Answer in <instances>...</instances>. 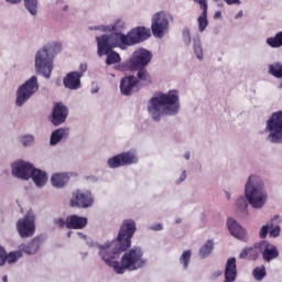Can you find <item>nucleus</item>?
<instances>
[{
	"label": "nucleus",
	"mask_w": 282,
	"mask_h": 282,
	"mask_svg": "<svg viewBox=\"0 0 282 282\" xmlns=\"http://www.w3.org/2000/svg\"><path fill=\"white\" fill-rule=\"evenodd\" d=\"M135 230V221L133 219H127L121 225L115 241L99 246V256L102 261H105L106 265L111 268L116 274H124L127 270L133 272L147 265V259H144L142 248L134 247L129 250ZM120 252L126 253L122 254L120 261H117L116 259L120 257Z\"/></svg>",
	"instance_id": "nucleus-1"
},
{
	"label": "nucleus",
	"mask_w": 282,
	"mask_h": 282,
	"mask_svg": "<svg viewBox=\"0 0 282 282\" xmlns=\"http://www.w3.org/2000/svg\"><path fill=\"white\" fill-rule=\"evenodd\" d=\"M148 111L155 122H160L162 116H175L180 111V91L172 89L169 93H158L148 105Z\"/></svg>",
	"instance_id": "nucleus-2"
},
{
	"label": "nucleus",
	"mask_w": 282,
	"mask_h": 282,
	"mask_svg": "<svg viewBox=\"0 0 282 282\" xmlns=\"http://www.w3.org/2000/svg\"><path fill=\"white\" fill-rule=\"evenodd\" d=\"M112 30L110 41L112 45H119L120 50H127L151 39V29L147 26H135L127 35L118 31V24H115Z\"/></svg>",
	"instance_id": "nucleus-3"
},
{
	"label": "nucleus",
	"mask_w": 282,
	"mask_h": 282,
	"mask_svg": "<svg viewBox=\"0 0 282 282\" xmlns=\"http://www.w3.org/2000/svg\"><path fill=\"white\" fill-rule=\"evenodd\" d=\"M245 195L252 208H263L268 202V192L263 187V181L257 175H251L245 186Z\"/></svg>",
	"instance_id": "nucleus-4"
},
{
	"label": "nucleus",
	"mask_w": 282,
	"mask_h": 282,
	"mask_svg": "<svg viewBox=\"0 0 282 282\" xmlns=\"http://www.w3.org/2000/svg\"><path fill=\"white\" fill-rule=\"evenodd\" d=\"M54 46L47 44L42 50L37 51L35 55V69L37 74H43L45 78L52 76L54 57L50 56V52H53Z\"/></svg>",
	"instance_id": "nucleus-5"
},
{
	"label": "nucleus",
	"mask_w": 282,
	"mask_h": 282,
	"mask_svg": "<svg viewBox=\"0 0 282 282\" xmlns=\"http://www.w3.org/2000/svg\"><path fill=\"white\" fill-rule=\"evenodd\" d=\"M96 41L98 45V56L107 55V65H116L120 63V54L116 53L112 50L113 47H120V45H112L111 33L110 35H102L100 37H96Z\"/></svg>",
	"instance_id": "nucleus-6"
},
{
	"label": "nucleus",
	"mask_w": 282,
	"mask_h": 282,
	"mask_svg": "<svg viewBox=\"0 0 282 282\" xmlns=\"http://www.w3.org/2000/svg\"><path fill=\"white\" fill-rule=\"evenodd\" d=\"M268 139L272 144H281L282 142V110L273 112L267 121Z\"/></svg>",
	"instance_id": "nucleus-7"
},
{
	"label": "nucleus",
	"mask_w": 282,
	"mask_h": 282,
	"mask_svg": "<svg viewBox=\"0 0 282 282\" xmlns=\"http://www.w3.org/2000/svg\"><path fill=\"white\" fill-rule=\"evenodd\" d=\"M36 91H39V78L36 76H32L19 87L15 105H18V107H23V105H25V102L32 98V95L36 94Z\"/></svg>",
	"instance_id": "nucleus-8"
},
{
	"label": "nucleus",
	"mask_w": 282,
	"mask_h": 282,
	"mask_svg": "<svg viewBox=\"0 0 282 282\" xmlns=\"http://www.w3.org/2000/svg\"><path fill=\"white\" fill-rule=\"evenodd\" d=\"M153 54L145 48H139L134 51L128 61V69L131 72H138V69L144 68L151 63Z\"/></svg>",
	"instance_id": "nucleus-9"
},
{
	"label": "nucleus",
	"mask_w": 282,
	"mask_h": 282,
	"mask_svg": "<svg viewBox=\"0 0 282 282\" xmlns=\"http://www.w3.org/2000/svg\"><path fill=\"white\" fill-rule=\"evenodd\" d=\"M94 206V195L89 191L76 189L70 197L72 208H91Z\"/></svg>",
	"instance_id": "nucleus-10"
},
{
	"label": "nucleus",
	"mask_w": 282,
	"mask_h": 282,
	"mask_svg": "<svg viewBox=\"0 0 282 282\" xmlns=\"http://www.w3.org/2000/svg\"><path fill=\"white\" fill-rule=\"evenodd\" d=\"M151 31L156 39L164 37L169 31V18L164 11L158 12L152 18Z\"/></svg>",
	"instance_id": "nucleus-11"
},
{
	"label": "nucleus",
	"mask_w": 282,
	"mask_h": 282,
	"mask_svg": "<svg viewBox=\"0 0 282 282\" xmlns=\"http://www.w3.org/2000/svg\"><path fill=\"white\" fill-rule=\"evenodd\" d=\"M17 230L22 239L34 237V232H36L34 215L26 214L22 219H19L17 223Z\"/></svg>",
	"instance_id": "nucleus-12"
},
{
	"label": "nucleus",
	"mask_w": 282,
	"mask_h": 282,
	"mask_svg": "<svg viewBox=\"0 0 282 282\" xmlns=\"http://www.w3.org/2000/svg\"><path fill=\"white\" fill-rule=\"evenodd\" d=\"M254 248L259 250L263 261L267 263L274 261V259H279V249L268 240H261L260 242L254 243Z\"/></svg>",
	"instance_id": "nucleus-13"
},
{
	"label": "nucleus",
	"mask_w": 282,
	"mask_h": 282,
	"mask_svg": "<svg viewBox=\"0 0 282 282\" xmlns=\"http://www.w3.org/2000/svg\"><path fill=\"white\" fill-rule=\"evenodd\" d=\"M119 89L122 96H132V94H138L141 88L135 76L126 75L120 79Z\"/></svg>",
	"instance_id": "nucleus-14"
},
{
	"label": "nucleus",
	"mask_w": 282,
	"mask_h": 282,
	"mask_svg": "<svg viewBox=\"0 0 282 282\" xmlns=\"http://www.w3.org/2000/svg\"><path fill=\"white\" fill-rule=\"evenodd\" d=\"M138 158L132 152H123L108 160V166L110 169H120V166H127L129 164H137Z\"/></svg>",
	"instance_id": "nucleus-15"
},
{
	"label": "nucleus",
	"mask_w": 282,
	"mask_h": 282,
	"mask_svg": "<svg viewBox=\"0 0 282 282\" xmlns=\"http://www.w3.org/2000/svg\"><path fill=\"white\" fill-rule=\"evenodd\" d=\"M32 171H34V165L24 161L15 162L12 165V175L20 180H30Z\"/></svg>",
	"instance_id": "nucleus-16"
},
{
	"label": "nucleus",
	"mask_w": 282,
	"mask_h": 282,
	"mask_svg": "<svg viewBox=\"0 0 282 282\" xmlns=\"http://www.w3.org/2000/svg\"><path fill=\"white\" fill-rule=\"evenodd\" d=\"M69 115V109L67 106L63 105V102H55L53 107L51 122L54 127H58V124H63L65 120H67V116Z\"/></svg>",
	"instance_id": "nucleus-17"
},
{
	"label": "nucleus",
	"mask_w": 282,
	"mask_h": 282,
	"mask_svg": "<svg viewBox=\"0 0 282 282\" xmlns=\"http://www.w3.org/2000/svg\"><path fill=\"white\" fill-rule=\"evenodd\" d=\"M44 241L45 238H43V236H36L29 243L20 245L19 250L25 254H36V252L41 250V246H43Z\"/></svg>",
	"instance_id": "nucleus-18"
},
{
	"label": "nucleus",
	"mask_w": 282,
	"mask_h": 282,
	"mask_svg": "<svg viewBox=\"0 0 282 282\" xmlns=\"http://www.w3.org/2000/svg\"><path fill=\"white\" fill-rule=\"evenodd\" d=\"M89 224L87 217L70 215L66 218V228L68 230H83Z\"/></svg>",
	"instance_id": "nucleus-19"
},
{
	"label": "nucleus",
	"mask_w": 282,
	"mask_h": 282,
	"mask_svg": "<svg viewBox=\"0 0 282 282\" xmlns=\"http://www.w3.org/2000/svg\"><path fill=\"white\" fill-rule=\"evenodd\" d=\"M80 78H83L82 73L70 72L64 77L63 85L66 89H80Z\"/></svg>",
	"instance_id": "nucleus-20"
},
{
	"label": "nucleus",
	"mask_w": 282,
	"mask_h": 282,
	"mask_svg": "<svg viewBox=\"0 0 282 282\" xmlns=\"http://www.w3.org/2000/svg\"><path fill=\"white\" fill-rule=\"evenodd\" d=\"M237 281V259L229 258L225 267V280L224 282Z\"/></svg>",
	"instance_id": "nucleus-21"
},
{
	"label": "nucleus",
	"mask_w": 282,
	"mask_h": 282,
	"mask_svg": "<svg viewBox=\"0 0 282 282\" xmlns=\"http://www.w3.org/2000/svg\"><path fill=\"white\" fill-rule=\"evenodd\" d=\"M227 227L230 235H232V237H235L236 239H240L241 241L246 239V230L243 229V227H241V225H239V223H237V220L229 218L227 220Z\"/></svg>",
	"instance_id": "nucleus-22"
},
{
	"label": "nucleus",
	"mask_w": 282,
	"mask_h": 282,
	"mask_svg": "<svg viewBox=\"0 0 282 282\" xmlns=\"http://www.w3.org/2000/svg\"><path fill=\"white\" fill-rule=\"evenodd\" d=\"M137 80L139 82V87L142 89V87H148V85H151L153 83V78L151 77V74L147 68H138L137 69Z\"/></svg>",
	"instance_id": "nucleus-23"
},
{
	"label": "nucleus",
	"mask_w": 282,
	"mask_h": 282,
	"mask_svg": "<svg viewBox=\"0 0 282 282\" xmlns=\"http://www.w3.org/2000/svg\"><path fill=\"white\" fill-rule=\"evenodd\" d=\"M31 178L39 187L45 186V184L47 183V174L39 169L33 167V171L31 172Z\"/></svg>",
	"instance_id": "nucleus-24"
},
{
	"label": "nucleus",
	"mask_w": 282,
	"mask_h": 282,
	"mask_svg": "<svg viewBox=\"0 0 282 282\" xmlns=\"http://www.w3.org/2000/svg\"><path fill=\"white\" fill-rule=\"evenodd\" d=\"M69 135V130L65 128H59L52 132L50 143L52 147H55V144H58L61 140H64V138H67Z\"/></svg>",
	"instance_id": "nucleus-25"
},
{
	"label": "nucleus",
	"mask_w": 282,
	"mask_h": 282,
	"mask_svg": "<svg viewBox=\"0 0 282 282\" xmlns=\"http://www.w3.org/2000/svg\"><path fill=\"white\" fill-rule=\"evenodd\" d=\"M239 259H248L249 261H257L259 259V249L254 247L245 248L240 254Z\"/></svg>",
	"instance_id": "nucleus-26"
},
{
	"label": "nucleus",
	"mask_w": 282,
	"mask_h": 282,
	"mask_svg": "<svg viewBox=\"0 0 282 282\" xmlns=\"http://www.w3.org/2000/svg\"><path fill=\"white\" fill-rule=\"evenodd\" d=\"M51 182L55 188H63L69 182V177L67 174L56 173L52 176Z\"/></svg>",
	"instance_id": "nucleus-27"
},
{
	"label": "nucleus",
	"mask_w": 282,
	"mask_h": 282,
	"mask_svg": "<svg viewBox=\"0 0 282 282\" xmlns=\"http://www.w3.org/2000/svg\"><path fill=\"white\" fill-rule=\"evenodd\" d=\"M7 3H21V0H6ZM24 6L31 14L35 15L39 8V2L36 0H24Z\"/></svg>",
	"instance_id": "nucleus-28"
},
{
	"label": "nucleus",
	"mask_w": 282,
	"mask_h": 282,
	"mask_svg": "<svg viewBox=\"0 0 282 282\" xmlns=\"http://www.w3.org/2000/svg\"><path fill=\"white\" fill-rule=\"evenodd\" d=\"M214 248L215 243L213 240H207L206 243L199 249V257H202V259H206V257L213 252Z\"/></svg>",
	"instance_id": "nucleus-29"
},
{
	"label": "nucleus",
	"mask_w": 282,
	"mask_h": 282,
	"mask_svg": "<svg viewBox=\"0 0 282 282\" xmlns=\"http://www.w3.org/2000/svg\"><path fill=\"white\" fill-rule=\"evenodd\" d=\"M206 28H208V10H203L198 17V30L199 32H204Z\"/></svg>",
	"instance_id": "nucleus-30"
},
{
	"label": "nucleus",
	"mask_w": 282,
	"mask_h": 282,
	"mask_svg": "<svg viewBox=\"0 0 282 282\" xmlns=\"http://www.w3.org/2000/svg\"><path fill=\"white\" fill-rule=\"evenodd\" d=\"M267 43L270 47H282V31L278 32L275 36L267 39Z\"/></svg>",
	"instance_id": "nucleus-31"
},
{
	"label": "nucleus",
	"mask_w": 282,
	"mask_h": 282,
	"mask_svg": "<svg viewBox=\"0 0 282 282\" xmlns=\"http://www.w3.org/2000/svg\"><path fill=\"white\" fill-rule=\"evenodd\" d=\"M269 74H271V76H274L275 78H282V65L279 63L271 64L269 66Z\"/></svg>",
	"instance_id": "nucleus-32"
},
{
	"label": "nucleus",
	"mask_w": 282,
	"mask_h": 282,
	"mask_svg": "<svg viewBox=\"0 0 282 282\" xmlns=\"http://www.w3.org/2000/svg\"><path fill=\"white\" fill-rule=\"evenodd\" d=\"M191 250H186L182 253L181 258H180V263L183 265L184 270L188 269V264L191 263Z\"/></svg>",
	"instance_id": "nucleus-33"
},
{
	"label": "nucleus",
	"mask_w": 282,
	"mask_h": 282,
	"mask_svg": "<svg viewBox=\"0 0 282 282\" xmlns=\"http://www.w3.org/2000/svg\"><path fill=\"white\" fill-rule=\"evenodd\" d=\"M21 257H23V252L20 249L19 251L10 252L7 256L6 261H8V263H17V261H19V259H21Z\"/></svg>",
	"instance_id": "nucleus-34"
},
{
	"label": "nucleus",
	"mask_w": 282,
	"mask_h": 282,
	"mask_svg": "<svg viewBox=\"0 0 282 282\" xmlns=\"http://www.w3.org/2000/svg\"><path fill=\"white\" fill-rule=\"evenodd\" d=\"M194 53L196 54L198 61H202L204 58V50L202 48V42L194 40Z\"/></svg>",
	"instance_id": "nucleus-35"
},
{
	"label": "nucleus",
	"mask_w": 282,
	"mask_h": 282,
	"mask_svg": "<svg viewBox=\"0 0 282 282\" xmlns=\"http://www.w3.org/2000/svg\"><path fill=\"white\" fill-rule=\"evenodd\" d=\"M253 276L257 281H263V278L265 276V267H257L253 270Z\"/></svg>",
	"instance_id": "nucleus-36"
},
{
	"label": "nucleus",
	"mask_w": 282,
	"mask_h": 282,
	"mask_svg": "<svg viewBox=\"0 0 282 282\" xmlns=\"http://www.w3.org/2000/svg\"><path fill=\"white\" fill-rule=\"evenodd\" d=\"M183 41L186 45H191V42H192L191 30L188 29L183 30Z\"/></svg>",
	"instance_id": "nucleus-37"
},
{
	"label": "nucleus",
	"mask_w": 282,
	"mask_h": 282,
	"mask_svg": "<svg viewBox=\"0 0 282 282\" xmlns=\"http://www.w3.org/2000/svg\"><path fill=\"white\" fill-rule=\"evenodd\" d=\"M270 228H272L270 225L262 226L259 232L260 239H265V237H268V232H270Z\"/></svg>",
	"instance_id": "nucleus-38"
},
{
	"label": "nucleus",
	"mask_w": 282,
	"mask_h": 282,
	"mask_svg": "<svg viewBox=\"0 0 282 282\" xmlns=\"http://www.w3.org/2000/svg\"><path fill=\"white\" fill-rule=\"evenodd\" d=\"M22 144L23 147H30L34 144V137L28 135L22 138Z\"/></svg>",
	"instance_id": "nucleus-39"
},
{
	"label": "nucleus",
	"mask_w": 282,
	"mask_h": 282,
	"mask_svg": "<svg viewBox=\"0 0 282 282\" xmlns=\"http://www.w3.org/2000/svg\"><path fill=\"white\" fill-rule=\"evenodd\" d=\"M6 259H8V253L6 252V249L0 247V267L6 265Z\"/></svg>",
	"instance_id": "nucleus-40"
},
{
	"label": "nucleus",
	"mask_w": 282,
	"mask_h": 282,
	"mask_svg": "<svg viewBox=\"0 0 282 282\" xmlns=\"http://www.w3.org/2000/svg\"><path fill=\"white\" fill-rule=\"evenodd\" d=\"M280 232H281V227L275 226L274 228H272L271 226L269 235L270 237H279Z\"/></svg>",
	"instance_id": "nucleus-41"
},
{
	"label": "nucleus",
	"mask_w": 282,
	"mask_h": 282,
	"mask_svg": "<svg viewBox=\"0 0 282 282\" xmlns=\"http://www.w3.org/2000/svg\"><path fill=\"white\" fill-rule=\"evenodd\" d=\"M195 3L199 4L200 10H208V0H194Z\"/></svg>",
	"instance_id": "nucleus-42"
},
{
	"label": "nucleus",
	"mask_w": 282,
	"mask_h": 282,
	"mask_svg": "<svg viewBox=\"0 0 282 282\" xmlns=\"http://www.w3.org/2000/svg\"><path fill=\"white\" fill-rule=\"evenodd\" d=\"M54 224H56V226H58L59 228H65V226H67V220L63 218H55Z\"/></svg>",
	"instance_id": "nucleus-43"
},
{
	"label": "nucleus",
	"mask_w": 282,
	"mask_h": 282,
	"mask_svg": "<svg viewBox=\"0 0 282 282\" xmlns=\"http://www.w3.org/2000/svg\"><path fill=\"white\" fill-rule=\"evenodd\" d=\"M237 206L239 208H247L248 207V203L246 202V197L241 196L238 200H237Z\"/></svg>",
	"instance_id": "nucleus-44"
},
{
	"label": "nucleus",
	"mask_w": 282,
	"mask_h": 282,
	"mask_svg": "<svg viewBox=\"0 0 282 282\" xmlns=\"http://www.w3.org/2000/svg\"><path fill=\"white\" fill-rule=\"evenodd\" d=\"M85 72H87V64H80L78 74H82V76H84Z\"/></svg>",
	"instance_id": "nucleus-45"
},
{
	"label": "nucleus",
	"mask_w": 282,
	"mask_h": 282,
	"mask_svg": "<svg viewBox=\"0 0 282 282\" xmlns=\"http://www.w3.org/2000/svg\"><path fill=\"white\" fill-rule=\"evenodd\" d=\"M227 6H235L237 3H240V0H224Z\"/></svg>",
	"instance_id": "nucleus-46"
},
{
	"label": "nucleus",
	"mask_w": 282,
	"mask_h": 282,
	"mask_svg": "<svg viewBox=\"0 0 282 282\" xmlns=\"http://www.w3.org/2000/svg\"><path fill=\"white\" fill-rule=\"evenodd\" d=\"M162 228H163L162 224H156L151 227V230H162Z\"/></svg>",
	"instance_id": "nucleus-47"
},
{
	"label": "nucleus",
	"mask_w": 282,
	"mask_h": 282,
	"mask_svg": "<svg viewBox=\"0 0 282 282\" xmlns=\"http://www.w3.org/2000/svg\"><path fill=\"white\" fill-rule=\"evenodd\" d=\"M180 180H181V182H184L186 180V172L185 171L181 174Z\"/></svg>",
	"instance_id": "nucleus-48"
},
{
	"label": "nucleus",
	"mask_w": 282,
	"mask_h": 282,
	"mask_svg": "<svg viewBox=\"0 0 282 282\" xmlns=\"http://www.w3.org/2000/svg\"><path fill=\"white\" fill-rule=\"evenodd\" d=\"M221 17V11H217L214 15L215 19H219Z\"/></svg>",
	"instance_id": "nucleus-49"
},
{
	"label": "nucleus",
	"mask_w": 282,
	"mask_h": 282,
	"mask_svg": "<svg viewBox=\"0 0 282 282\" xmlns=\"http://www.w3.org/2000/svg\"><path fill=\"white\" fill-rule=\"evenodd\" d=\"M185 160H191V152L185 153Z\"/></svg>",
	"instance_id": "nucleus-50"
},
{
	"label": "nucleus",
	"mask_w": 282,
	"mask_h": 282,
	"mask_svg": "<svg viewBox=\"0 0 282 282\" xmlns=\"http://www.w3.org/2000/svg\"><path fill=\"white\" fill-rule=\"evenodd\" d=\"M2 281H3V282H8V275H4V276L2 278Z\"/></svg>",
	"instance_id": "nucleus-51"
},
{
	"label": "nucleus",
	"mask_w": 282,
	"mask_h": 282,
	"mask_svg": "<svg viewBox=\"0 0 282 282\" xmlns=\"http://www.w3.org/2000/svg\"><path fill=\"white\" fill-rule=\"evenodd\" d=\"M54 47H61V44L54 43Z\"/></svg>",
	"instance_id": "nucleus-52"
},
{
	"label": "nucleus",
	"mask_w": 282,
	"mask_h": 282,
	"mask_svg": "<svg viewBox=\"0 0 282 282\" xmlns=\"http://www.w3.org/2000/svg\"><path fill=\"white\" fill-rule=\"evenodd\" d=\"M176 224H182V219H176Z\"/></svg>",
	"instance_id": "nucleus-53"
},
{
	"label": "nucleus",
	"mask_w": 282,
	"mask_h": 282,
	"mask_svg": "<svg viewBox=\"0 0 282 282\" xmlns=\"http://www.w3.org/2000/svg\"><path fill=\"white\" fill-rule=\"evenodd\" d=\"M67 237H72V232H68V234H67Z\"/></svg>",
	"instance_id": "nucleus-54"
},
{
	"label": "nucleus",
	"mask_w": 282,
	"mask_h": 282,
	"mask_svg": "<svg viewBox=\"0 0 282 282\" xmlns=\"http://www.w3.org/2000/svg\"><path fill=\"white\" fill-rule=\"evenodd\" d=\"M227 198L230 199V194H227Z\"/></svg>",
	"instance_id": "nucleus-55"
},
{
	"label": "nucleus",
	"mask_w": 282,
	"mask_h": 282,
	"mask_svg": "<svg viewBox=\"0 0 282 282\" xmlns=\"http://www.w3.org/2000/svg\"><path fill=\"white\" fill-rule=\"evenodd\" d=\"M67 8H68L67 6H66V7H64V10H67Z\"/></svg>",
	"instance_id": "nucleus-56"
}]
</instances>
